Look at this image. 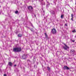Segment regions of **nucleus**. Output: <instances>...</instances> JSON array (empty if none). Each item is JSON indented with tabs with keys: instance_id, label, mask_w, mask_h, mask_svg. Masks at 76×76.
Masks as SVG:
<instances>
[{
	"instance_id": "obj_18",
	"label": "nucleus",
	"mask_w": 76,
	"mask_h": 76,
	"mask_svg": "<svg viewBox=\"0 0 76 76\" xmlns=\"http://www.w3.org/2000/svg\"><path fill=\"white\" fill-rule=\"evenodd\" d=\"M71 17L72 18H73V14H71Z\"/></svg>"
},
{
	"instance_id": "obj_8",
	"label": "nucleus",
	"mask_w": 76,
	"mask_h": 76,
	"mask_svg": "<svg viewBox=\"0 0 76 76\" xmlns=\"http://www.w3.org/2000/svg\"><path fill=\"white\" fill-rule=\"evenodd\" d=\"M71 53H72V54L74 53H75V50H71L70 51Z\"/></svg>"
},
{
	"instance_id": "obj_25",
	"label": "nucleus",
	"mask_w": 76,
	"mask_h": 76,
	"mask_svg": "<svg viewBox=\"0 0 76 76\" xmlns=\"http://www.w3.org/2000/svg\"><path fill=\"white\" fill-rule=\"evenodd\" d=\"M2 12V11H1V12H0V14Z\"/></svg>"
},
{
	"instance_id": "obj_3",
	"label": "nucleus",
	"mask_w": 76,
	"mask_h": 76,
	"mask_svg": "<svg viewBox=\"0 0 76 76\" xmlns=\"http://www.w3.org/2000/svg\"><path fill=\"white\" fill-rule=\"evenodd\" d=\"M65 46H63V48L65 50H67V49H69V46H67L65 44H64Z\"/></svg>"
},
{
	"instance_id": "obj_23",
	"label": "nucleus",
	"mask_w": 76,
	"mask_h": 76,
	"mask_svg": "<svg viewBox=\"0 0 76 76\" xmlns=\"http://www.w3.org/2000/svg\"><path fill=\"white\" fill-rule=\"evenodd\" d=\"M72 42H75V40H72Z\"/></svg>"
},
{
	"instance_id": "obj_9",
	"label": "nucleus",
	"mask_w": 76,
	"mask_h": 76,
	"mask_svg": "<svg viewBox=\"0 0 76 76\" xmlns=\"http://www.w3.org/2000/svg\"><path fill=\"white\" fill-rule=\"evenodd\" d=\"M22 36V35L21 34H19L18 35V37H21Z\"/></svg>"
},
{
	"instance_id": "obj_26",
	"label": "nucleus",
	"mask_w": 76,
	"mask_h": 76,
	"mask_svg": "<svg viewBox=\"0 0 76 76\" xmlns=\"http://www.w3.org/2000/svg\"><path fill=\"white\" fill-rule=\"evenodd\" d=\"M32 26L33 27H34L33 26V25H32Z\"/></svg>"
},
{
	"instance_id": "obj_17",
	"label": "nucleus",
	"mask_w": 76,
	"mask_h": 76,
	"mask_svg": "<svg viewBox=\"0 0 76 76\" xmlns=\"http://www.w3.org/2000/svg\"><path fill=\"white\" fill-rule=\"evenodd\" d=\"M73 32H76V31L75 30H74L72 31Z\"/></svg>"
},
{
	"instance_id": "obj_11",
	"label": "nucleus",
	"mask_w": 76,
	"mask_h": 76,
	"mask_svg": "<svg viewBox=\"0 0 76 76\" xmlns=\"http://www.w3.org/2000/svg\"><path fill=\"white\" fill-rule=\"evenodd\" d=\"M63 16H64V15H61V19H63Z\"/></svg>"
},
{
	"instance_id": "obj_15",
	"label": "nucleus",
	"mask_w": 76,
	"mask_h": 76,
	"mask_svg": "<svg viewBox=\"0 0 76 76\" xmlns=\"http://www.w3.org/2000/svg\"><path fill=\"white\" fill-rule=\"evenodd\" d=\"M15 13H16V14H17V13H18V11H15Z\"/></svg>"
},
{
	"instance_id": "obj_27",
	"label": "nucleus",
	"mask_w": 76,
	"mask_h": 76,
	"mask_svg": "<svg viewBox=\"0 0 76 76\" xmlns=\"http://www.w3.org/2000/svg\"><path fill=\"white\" fill-rule=\"evenodd\" d=\"M28 61H29V60H28Z\"/></svg>"
},
{
	"instance_id": "obj_21",
	"label": "nucleus",
	"mask_w": 76,
	"mask_h": 76,
	"mask_svg": "<svg viewBox=\"0 0 76 76\" xmlns=\"http://www.w3.org/2000/svg\"><path fill=\"white\" fill-rule=\"evenodd\" d=\"M4 76H7L6 74H4Z\"/></svg>"
},
{
	"instance_id": "obj_20",
	"label": "nucleus",
	"mask_w": 76,
	"mask_h": 76,
	"mask_svg": "<svg viewBox=\"0 0 76 76\" xmlns=\"http://www.w3.org/2000/svg\"><path fill=\"white\" fill-rule=\"evenodd\" d=\"M65 26H67V24H65Z\"/></svg>"
},
{
	"instance_id": "obj_6",
	"label": "nucleus",
	"mask_w": 76,
	"mask_h": 76,
	"mask_svg": "<svg viewBox=\"0 0 76 76\" xmlns=\"http://www.w3.org/2000/svg\"><path fill=\"white\" fill-rule=\"evenodd\" d=\"M64 70H70V68L66 66H64Z\"/></svg>"
},
{
	"instance_id": "obj_29",
	"label": "nucleus",
	"mask_w": 76,
	"mask_h": 76,
	"mask_svg": "<svg viewBox=\"0 0 76 76\" xmlns=\"http://www.w3.org/2000/svg\"><path fill=\"white\" fill-rule=\"evenodd\" d=\"M42 1L43 0H42Z\"/></svg>"
},
{
	"instance_id": "obj_13",
	"label": "nucleus",
	"mask_w": 76,
	"mask_h": 76,
	"mask_svg": "<svg viewBox=\"0 0 76 76\" xmlns=\"http://www.w3.org/2000/svg\"><path fill=\"white\" fill-rule=\"evenodd\" d=\"M57 1V0H54V1L53 2V3L55 4H56V2Z\"/></svg>"
},
{
	"instance_id": "obj_10",
	"label": "nucleus",
	"mask_w": 76,
	"mask_h": 76,
	"mask_svg": "<svg viewBox=\"0 0 76 76\" xmlns=\"http://www.w3.org/2000/svg\"><path fill=\"white\" fill-rule=\"evenodd\" d=\"M50 12L52 14H54V12L53 11H50Z\"/></svg>"
},
{
	"instance_id": "obj_24",
	"label": "nucleus",
	"mask_w": 76,
	"mask_h": 76,
	"mask_svg": "<svg viewBox=\"0 0 76 76\" xmlns=\"http://www.w3.org/2000/svg\"><path fill=\"white\" fill-rule=\"evenodd\" d=\"M34 16H35V17H36V15H34Z\"/></svg>"
},
{
	"instance_id": "obj_12",
	"label": "nucleus",
	"mask_w": 76,
	"mask_h": 76,
	"mask_svg": "<svg viewBox=\"0 0 76 76\" xmlns=\"http://www.w3.org/2000/svg\"><path fill=\"white\" fill-rule=\"evenodd\" d=\"M45 35L46 37L47 38L48 36H47V34H46V33H45Z\"/></svg>"
},
{
	"instance_id": "obj_2",
	"label": "nucleus",
	"mask_w": 76,
	"mask_h": 76,
	"mask_svg": "<svg viewBox=\"0 0 76 76\" xmlns=\"http://www.w3.org/2000/svg\"><path fill=\"white\" fill-rule=\"evenodd\" d=\"M21 48H15L13 49L14 52H19L21 51Z\"/></svg>"
},
{
	"instance_id": "obj_16",
	"label": "nucleus",
	"mask_w": 76,
	"mask_h": 76,
	"mask_svg": "<svg viewBox=\"0 0 76 76\" xmlns=\"http://www.w3.org/2000/svg\"><path fill=\"white\" fill-rule=\"evenodd\" d=\"M31 32H34V31H33V30H32L31 29Z\"/></svg>"
},
{
	"instance_id": "obj_7",
	"label": "nucleus",
	"mask_w": 76,
	"mask_h": 76,
	"mask_svg": "<svg viewBox=\"0 0 76 76\" xmlns=\"http://www.w3.org/2000/svg\"><path fill=\"white\" fill-rule=\"evenodd\" d=\"M8 64L10 66H12V63L11 62H9L8 63Z\"/></svg>"
},
{
	"instance_id": "obj_22",
	"label": "nucleus",
	"mask_w": 76,
	"mask_h": 76,
	"mask_svg": "<svg viewBox=\"0 0 76 76\" xmlns=\"http://www.w3.org/2000/svg\"><path fill=\"white\" fill-rule=\"evenodd\" d=\"M14 66L15 67H16V65H14Z\"/></svg>"
},
{
	"instance_id": "obj_14",
	"label": "nucleus",
	"mask_w": 76,
	"mask_h": 76,
	"mask_svg": "<svg viewBox=\"0 0 76 76\" xmlns=\"http://www.w3.org/2000/svg\"><path fill=\"white\" fill-rule=\"evenodd\" d=\"M47 68L48 69V70H50V68L49 67H47Z\"/></svg>"
},
{
	"instance_id": "obj_28",
	"label": "nucleus",
	"mask_w": 76,
	"mask_h": 76,
	"mask_svg": "<svg viewBox=\"0 0 76 76\" xmlns=\"http://www.w3.org/2000/svg\"><path fill=\"white\" fill-rule=\"evenodd\" d=\"M75 0V1H76V0Z\"/></svg>"
},
{
	"instance_id": "obj_4",
	"label": "nucleus",
	"mask_w": 76,
	"mask_h": 76,
	"mask_svg": "<svg viewBox=\"0 0 76 76\" xmlns=\"http://www.w3.org/2000/svg\"><path fill=\"white\" fill-rule=\"evenodd\" d=\"M51 32L53 34H57V31L55 28H53L52 29Z\"/></svg>"
},
{
	"instance_id": "obj_1",
	"label": "nucleus",
	"mask_w": 76,
	"mask_h": 76,
	"mask_svg": "<svg viewBox=\"0 0 76 76\" xmlns=\"http://www.w3.org/2000/svg\"><path fill=\"white\" fill-rule=\"evenodd\" d=\"M28 9L29 10L28 12H29L30 13H34V10L32 6H28Z\"/></svg>"
},
{
	"instance_id": "obj_5",
	"label": "nucleus",
	"mask_w": 76,
	"mask_h": 76,
	"mask_svg": "<svg viewBox=\"0 0 76 76\" xmlns=\"http://www.w3.org/2000/svg\"><path fill=\"white\" fill-rule=\"evenodd\" d=\"M26 55L24 54L22 56V58L23 60H26Z\"/></svg>"
},
{
	"instance_id": "obj_19",
	"label": "nucleus",
	"mask_w": 76,
	"mask_h": 76,
	"mask_svg": "<svg viewBox=\"0 0 76 76\" xmlns=\"http://www.w3.org/2000/svg\"><path fill=\"white\" fill-rule=\"evenodd\" d=\"M73 18L72 17V18L71 19V20H72V21H73Z\"/></svg>"
}]
</instances>
